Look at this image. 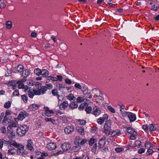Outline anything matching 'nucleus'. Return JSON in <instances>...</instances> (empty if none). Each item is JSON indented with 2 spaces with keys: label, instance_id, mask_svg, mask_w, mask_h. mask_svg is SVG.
<instances>
[{
  "label": "nucleus",
  "instance_id": "nucleus-1",
  "mask_svg": "<svg viewBox=\"0 0 159 159\" xmlns=\"http://www.w3.org/2000/svg\"><path fill=\"white\" fill-rule=\"evenodd\" d=\"M36 89H35L34 93L35 95H42L45 93L47 90L46 86H43L41 87V84L39 82H37L35 84Z\"/></svg>",
  "mask_w": 159,
  "mask_h": 159
},
{
  "label": "nucleus",
  "instance_id": "nucleus-36",
  "mask_svg": "<svg viewBox=\"0 0 159 159\" xmlns=\"http://www.w3.org/2000/svg\"><path fill=\"white\" fill-rule=\"evenodd\" d=\"M84 97H78L76 99L77 102L78 103H81L83 102L85 99V98H84Z\"/></svg>",
  "mask_w": 159,
  "mask_h": 159
},
{
  "label": "nucleus",
  "instance_id": "nucleus-40",
  "mask_svg": "<svg viewBox=\"0 0 159 159\" xmlns=\"http://www.w3.org/2000/svg\"><path fill=\"white\" fill-rule=\"evenodd\" d=\"M21 98L24 102L26 103L27 102L28 98L26 95L25 94L22 95L21 96Z\"/></svg>",
  "mask_w": 159,
  "mask_h": 159
},
{
  "label": "nucleus",
  "instance_id": "nucleus-52",
  "mask_svg": "<svg viewBox=\"0 0 159 159\" xmlns=\"http://www.w3.org/2000/svg\"><path fill=\"white\" fill-rule=\"evenodd\" d=\"M85 110L87 113H89L92 111V109L91 107H86Z\"/></svg>",
  "mask_w": 159,
  "mask_h": 159
},
{
  "label": "nucleus",
  "instance_id": "nucleus-58",
  "mask_svg": "<svg viewBox=\"0 0 159 159\" xmlns=\"http://www.w3.org/2000/svg\"><path fill=\"white\" fill-rule=\"evenodd\" d=\"M145 146L146 147H149L150 148H152L153 147V145L151 143H146L145 144Z\"/></svg>",
  "mask_w": 159,
  "mask_h": 159
},
{
  "label": "nucleus",
  "instance_id": "nucleus-7",
  "mask_svg": "<svg viewBox=\"0 0 159 159\" xmlns=\"http://www.w3.org/2000/svg\"><path fill=\"white\" fill-rule=\"evenodd\" d=\"M74 130V128L72 126H68L65 128L64 131L66 134L71 133Z\"/></svg>",
  "mask_w": 159,
  "mask_h": 159
},
{
  "label": "nucleus",
  "instance_id": "nucleus-2",
  "mask_svg": "<svg viewBox=\"0 0 159 159\" xmlns=\"http://www.w3.org/2000/svg\"><path fill=\"white\" fill-rule=\"evenodd\" d=\"M29 127L26 125H24L18 127L16 129L17 134L21 137L24 135L28 131Z\"/></svg>",
  "mask_w": 159,
  "mask_h": 159
},
{
  "label": "nucleus",
  "instance_id": "nucleus-49",
  "mask_svg": "<svg viewBox=\"0 0 159 159\" xmlns=\"http://www.w3.org/2000/svg\"><path fill=\"white\" fill-rule=\"evenodd\" d=\"M16 148H17V150L24 149V146L20 144H18Z\"/></svg>",
  "mask_w": 159,
  "mask_h": 159
},
{
  "label": "nucleus",
  "instance_id": "nucleus-64",
  "mask_svg": "<svg viewBox=\"0 0 159 159\" xmlns=\"http://www.w3.org/2000/svg\"><path fill=\"white\" fill-rule=\"evenodd\" d=\"M152 9L155 11H157V7L155 5H153L152 6Z\"/></svg>",
  "mask_w": 159,
  "mask_h": 159
},
{
  "label": "nucleus",
  "instance_id": "nucleus-9",
  "mask_svg": "<svg viewBox=\"0 0 159 159\" xmlns=\"http://www.w3.org/2000/svg\"><path fill=\"white\" fill-rule=\"evenodd\" d=\"M128 116L130 122L135 121L136 119V115L131 112H129Z\"/></svg>",
  "mask_w": 159,
  "mask_h": 159
},
{
  "label": "nucleus",
  "instance_id": "nucleus-45",
  "mask_svg": "<svg viewBox=\"0 0 159 159\" xmlns=\"http://www.w3.org/2000/svg\"><path fill=\"white\" fill-rule=\"evenodd\" d=\"M60 120H62L63 122L64 123H67V118L65 116H61L60 117Z\"/></svg>",
  "mask_w": 159,
  "mask_h": 159
},
{
  "label": "nucleus",
  "instance_id": "nucleus-17",
  "mask_svg": "<svg viewBox=\"0 0 159 159\" xmlns=\"http://www.w3.org/2000/svg\"><path fill=\"white\" fill-rule=\"evenodd\" d=\"M28 143L27 144V148L29 149L31 151H34V149L33 148V146H32V143L31 140H28Z\"/></svg>",
  "mask_w": 159,
  "mask_h": 159
},
{
  "label": "nucleus",
  "instance_id": "nucleus-54",
  "mask_svg": "<svg viewBox=\"0 0 159 159\" xmlns=\"http://www.w3.org/2000/svg\"><path fill=\"white\" fill-rule=\"evenodd\" d=\"M124 150V148H115V150L117 152H120L122 151H123Z\"/></svg>",
  "mask_w": 159,
  "mask_h": 159
},
{
  "label": "nucleus",
  "instance_id": "nucleus-21",
  "mask_svg": "<svg viewBox=\"0 0 159 159\" xmlns=\"http://www.w3.org/2000/svg\"><path fill=\"white\" fill-rule=\"evenodd\" d=\"M30 75V72L29 69L25 70L22 73V76L23 77H26Z\"/></svg>",
  "mask_w": 159,
  "mask_h": 159
},
{
  "label": "nucleus",
  "instance_id": "nucleus-10",
  "mask_svg": "<svg viewBox=\"0 0 159 159\" xmlns=\"http://www.w3.org/2000/svg\"><path fill=\"white\" fill-rule=\"evenodd\" d=\"M71 148V145L68 143H66L61 145V148L63 151H66L69 150Z\"/></svg>",
  "mask_w": 159,
  "mask_h": 159
},
{
  "label": "nucleus",
  "instance_id": "nucleus-20",
  "mask_svg": "<svg viewBox=\"0 0 159 159\" xmlns=\"http://www.w3.org/2000/svg\"><path fill=\"white\" fill-rule=\"evenodd\" d=\"M26 116L25 113L21 112L18 116V118L20 120H22Z\"/></svg>",
  "mask_w": 159,
  "mask_h": 159
},
{
  "label": "nucleus",
  "instance_id": "nucleus-34",
  "mask_svg": "<svg viewBox=\"0 0 159 159\" xmlns=\"http://www.w3.org/2000/svg\"><path fill=\"white\" fill-rule=\"evenodd\" d=\"M24 66L22 65H19L17 67V71L19 72H21L23 71Z\"/></svg>",
  "mask_w": 159,
  "mask_h": 159
},
{
  "label": "nucleus",
  "instance_id": "nucleus-62",
  "mask_svg": "<svg viewBox=\"0 0 159 159\" xmlns=\"http://www.w3.org/2000/svg\"><path fill=\"white\" fill-rule=\"evenodd\" d=\"M97 98L100 100H103L104 99V98L103 97V94L102 93H101V94H100L99 95L98 97H97Z\"/></svg>",
  "mask_w": 159,
  "mask_h": 159
},
{
  "label": "nucleus",
  "instance_id": "nucleus-24",
  "mask_svg": "<svg viewBox=\"0 0 159 159\" xmlns=\"http://www.w3.org/2000/svg\"><path fill=\"white\" fill-rule=\"evenodd\" d=\"M75 145V146H73L72 148V150L74 152H77L79 151L81 148V147L80 145Z\"/></svg>",
  "mask_w": 159,
  "mask_h": 159
},
{
  "label": "nucleus",
  "instance_id": "nucleus-35",
  "mask_svg": "<svg viewBox=\"0 0 159 159\" xmlns=\"http://www.w3.org/2000/svg\"><path fill=\"white\" fill-rule=\"evenodd\" d=\"M126 130L127 132L131 134H133L134 133H136L132 128L130 127H128Z\"/></svg>",
  "mask_w": 159,
  "mask_h": 159
},
{
  "label": "nucleus",
  "instance_id": "nucleus-55",
  "mask_svg": "<svg viewBox=\"0 0 159 159\" xmlns=\"http://www.w3.org/2000/svg\"><path fill=\"white\" fill-rule=\"evenodd\" d=\"M75 88L80 89H81L82 88L81 85L78 83L75 84Z\"/></svg>",
  "mask_w": 159,
  "mask_h": 159
},
{
  "label": "nucleus",
  "instance_id": "nucleus-44",
  "mask_svg": "<svg viewBox=\"0 0 159 159\" xmlns=\"http://www.w3.org/2000/svg\"><path fill=\"white\" fill-rule=\"evenodd\" d=\"M120 111L121 112V114L122 115V116L123 117H125L127 115V113H129V112L125 111L124 110H120Z\"/></svg>",
  "mask_w": 159,
  "mask_h": 159
},
{
  "label": "nucleus",
  "instance_id": "nucleus-23",
  "mask_svg": "<svg viewBox=\"0 0 159 159\" xmlns=\"http://www.w3.org/2000/svg\"><path fill=\"white\" fill-rule=\"evenodd\" d=\"M69 107L72 109L76 108L78 107V105L77 102H72L70 103L69 105Z\"/></svg>",
  "mask_w": 159,
  "mask_h": 159
},
{
  "label": "nucleus",
  "instance_id": "nucleus-14",
  "mask_svg": "<svg viewBox=\"0 0 159 159\" xmlns=\"http://www.w3.org/2000/svg\"><path fill=\"white\" fill-rule=\"evenodd\" d=\"M106 143L105 141V138L102 137L100 139L98 142V147L99 148H102Z\"/></svg>",
  "mask_w": 159,
  "mask_h": 159
},
{
  "label": "nucleus",
  "instance_id": "nucleus-4",
  "mask_svg": "<svg viewBox=\"0 0 159 159\" xmlns=\"http://www.w3.org/2000/svg\"><path fill=\"white\" fill-rule=\"evenodd\" d=\"M11 111L9 110H7L5 113V116L2 121V123H8L11 122Z\"/></svg>",
  "mask_w": 159,
  "mask_h": 159
},
{
  "label": "nucleus",
  "instance_id": "nucleus-60",
  "mask_svg": "<svg viewBox=\"0 0 159 159\" xmlns=\"http://www.w3.org/2000/svg\"><path fill=\"white\" fill-rule=\"evenodd\" d=\"M19 94V91L18 90H15L13 93V96H18Z\"/></svg>",
  "mask_w": 159,
  "mask_h": 159
},
{
  "label": "nucleus",
  "instance_id": "nucleus-59",
  "mask_svg": "<svg viewBox=\"0 0 159 159\" xmlns=\"http://www.w3.org/2000/svg\"><path fill=\"white\" fill-rule=\"evenodd\" d=\"M87 142V139H83L80 142V144L81 145H84Z\"/></svg>",
  "mask_w": 159,
  "mask_h": 159
},
{
  "label": "nucleus",
  "instance_id": "nucleus-12",
  "mask_svg": "<svg viewBox=\"0 0 159 159\" xmlns=\"http://www.w3.org/2000/svg\"><path fill=\"white\" fill-rule=\"evenodd\" d=\"M92 93L94 94V97H96V98L98 97L100 94H101L100 91L97 89H93L91 90Z\"/></svg>",
  "mask_w": 159,
  "mask_h": 159
},
{
  "label": "nucleus",
  "instance_id": "nucleus-8",
  "mask_svg": "<svg viewBox=\"0 0 159 159\" xmlns=\"http://www.w3.org/2000/svg\"><path fill=\"white\" fill-rule=\"evenodd\" d=\"M7 133L9 134V136L11 138L15 137V133L14 132L13 128L11 127H7Z\"/></svg>",
  "mask_w": 159,
  "mask_h": 159
},
{
  "label": "nucleus",
  "instance_id": "nucleus-41",
  "mask_svg": "<svg viewBox=\"0 0 159 159\" xmlns=\"http://www.w3.org/2000/svg\"><path fill=\"white\" fill-rule=\"evenodd\" d=\"M11 102L9 101H8L5 103L4 107L8 109L11 106Z\"/></svg>",
  "mask_w": 159,
  "mask_h": 159
},
{
  "label": "nucleus",
  "instance_id": "nucleus-46",
  "mask_svg": "<svg viewBox=\"0 0 159 159\" xmlns=\"http://www.w3.org/2000/svg\"><path fill=\"white\" fill-rule=\"evenodd\" d=\"M107 108L112 113H116V111L115 109L111 106L107 107Z\"/></svg>",
  "mask_w": 159,
  "mask_h": 159
},
{
  "label": "nucleus",
  "instance_id": "nucleus-37",
  "mask_svg": "<svg viewBox=\"0 0 159 159\" xmlns=\"http://www.w3.org/2000/svg\"><path fill=\"white\" fill-rule=\"evenodd\" d=\"M34 72L38 76H39L41 74V70L39 68L35 69Z\"/></svg>",
  "mask_w": 159,
  "mask_h": 159
},
{
  "label": "nucleus",
  "instance_id": "nucleus-31",
  "mask_svg": "<svg viewBox=\"0 0 159 159\" xmlns=\"http://www.w3.org/2000/svg\"><path fill=\"white\" fill-rule=\"evenodd\" d=\"M16 152L18 155L24 156L26 155V153L24 152V149L17 150Z\"/></svg>",
  "mask_w": 159,
  "mask_h": 159
},
{
  "label": "nucleus",
  "instance_id": "nucleus-3",
  "mask_svg": "<svg viewBox=\"0 0 159 159\" xmlns=\"http://www.w3.org/2000/svg\"><path fill=\"white\" fill-rule=\"evenodd\" d=\"M111 121L108 120L104 126V132L107 136H109L111 132Z\"/></svg>",
  "mask_w": 159,
  "mask_h": 159
},
{
  "label": "nucleus",
  "instance_id": "nucleus-33",
  "mask_svg": "<svg viewBox=\"0 0 159 159\" xmlns=\"http://www.w3.org/2000/svg\"><path fill=\"white\" fill-rule=\"evenodd\" d=\"M97 142V140L93 138H91L89 141V144L90 145L92 146L93 144Z\"/></svg>",
  "mask_w": 159,
  "mask_h": 159
},
{
  "label": "nucleus",
  "instance_id": "nucleus-48",
  "mask_svg": "<svg viewBox=\"0 0 159 159\" xmlns=\"http://www.w3.org/2000/svg\"><path fill=\"white\" fill-rule=\"evenodd\" d=\"M27 84L29 85H33L36 84L34 82H33V81L32 80H29L27 81Z\"/></svg>",
  "mask_w": 159,
  "mask_h": 159
},
{
  "label": "nucleus",
  "instance_id": "nucleus-5",
  "mask_svg": "<svg viewBox=\"0 0 159 159\" xmlns=\"http://www.w3.org/2000/svg\"><path fill=\"white\" fill-rule=\"evenodd\" d=\"M101 111H102L100 110L99 108L97 106H95L93 108L92 114L95 116H99L101 113Z\"/></svg>",
  "mask_w": 159,
  "mask_h": 159
},
{
  "label": "nucleus",
  "instance_id": "nucleus-16",
  "mask_svg": "<svg viewBox=\"0 0 159 159\" xmlns=\"http://www.w3.org/2000/svg\"><path fill=\"white\" fill-rule=\"evenodd\" d=\"M76 129L78 132L81 135H84V129L83 128L80 126H77Z\"/></svg>",
  "mask_w": 159,
  "mask_h": 159
},
{
  "label": "nucleus",
  "instance_id": "nucleus-13",
  "mask_svg": "<svg viewBox=\"0 0 159 159\" xmlns=\"http://www.w3.org/2000/svg\"><path fill=\"white\" fill-rule=\"evenodd\" d=\"M69 104L67 101H64L60 106V108L61 110H65L68 106Z\"/></svg>",
  "mask_w": 159,
  "mask_h": 159
},
{
  "label": "nucleus",
  "instance_id": "nucleus-28",
  "mask_svg": "<svg viewBox=\"0 0 159 159\" xmlns=\"http://www.w3.org/2000/svg\"><path fill=\"white\" fill-rule=\"evenodd\" d=\"M18 125V123L16 121H14L12 123H11L8 125V127H11L12 128H13V127H16Z\"/></svg>",
  "mask_w": 159,
  "mask_h": 159
},
{
  "label": "nucleus",
  "instance_id": "nucleus-25",
  "mask_svg": "<svg viewBox=\"0 0 159 159\" xmlns=\"http://www.w3.org/2000/svg\"><path fill=\"white\" fill-rule=\"evenodd\" d=\"M67 99L71 101L72 100L75 101V98L74 95L71 93H70L66 96Z\"/></svg>",
  "mask_w": 159,
  "mask_h": 159
},
{
  "label": "nucleus",
  "instance_id": "nucleus-56",
  "mask_svg": "<svg viewBox=\"0 0 159 159\" xmlns=\"http://www.w3.org/2000/svg\"><path fill=\"white\" fill-rule=\"evenodd\" d=\"M153 152V151L150 148L147 150L146 154L148 155L152 154Z\"/></svg>",
  "mask_w": 159,
  "mask_h": 159
},
{
  "label": "nucleus",
  "instance_id": "nucleus-51",
  "mask_svg": "<svg viewBox=\"0 0 159 159\" xmlns=\"http://www.w3.org/2000/svg\"><path fill=\"white\" fill-rule=\"evenodd\" d=\"M56 87L59 88L60 90L65 88V85L61 84H56Z\"/></svg>",
  "mask_w": 159,
  "mask_h": 159
},
{
  "label": "nucleus",
  "instance_id": "nucleus-57",
  "mask_svg": "<svg viewBox=\"0 0 159 159\" xmlns=\"http://www.w3.org/2000/svg\"><path fill=\"white\" fill-rule=\"evenodd\" d=\"M1 132L2 133L5 134L6 132L5 127L3 126L1 127L0 129Z\"/></svg>",
  "mask_w": 159,
  "mask_h": 159
},
{
  "label": "nucleus",
  "instance_id": "nucleus-29",
  "mask_svg": "<svg viewBox=\"0 0 159 159\" xmlns=\"http://www.w3.org/2000/svg\"><path fill=\"white\" fill-rule=\"evenodd\" d=\"M49 74L48 71L46 69H43L41 70V74L43 77H45L48 75Z\"/></svg>",
  "mask_w": 159,
  "mask_h": 159
},
{
  "label": "nucleus",
  "instance_id": "nucleus-47",
  "mask_svg": "<svg viewBox=\"0 0 159 159\" xmlns=\"http://www.w3.org/2000/svg\"><path fill=\"white\" fill-rule=\"evenodd\" d=\"M78 124L83 125H85L86 123V121L85 120L80 119L78 120Z\"/></svg>",
  "mask_w": 159,
  "mask_h": 159
},
{
  "label": "nucleus",
  "instance_id": "nucleus-22",
  "mask_svg": "<svg viewBox=\"0 0 159 159\" xmlns=\"http://www.w3.org/2000/svg\"><path fill=\"white\" fill-rule=\"evenodd\" d=\"M39 107V106L36 104H32L29 106V108L31 110L34 111L36 110Z\"/></svg>",
  "mask_w": 159,
  "mask_h": 159
},
{
  "label": "nucleus",
  "instance_id": "nucleus-50",
  "mask_svg": "<svg viewBox=\"0 0 159 159\" xmlns=\"http://www.w3.org/2000/svg\"><path fill=\"white\" fill-rule=\"evenodd\" d=\"M60 47L61 49L64 51H65L67 49V46L65 44H61Z\"/></svg>",
  "mask_w": 159,
  "mask_h": 159
},
{
  "label": "nucleus",
  "instance_id": "nucleus-32",
  "mask_svg": "<svg viewBox=\"0 0 159 159\" xmlns=\"http://www.w3.org/2000/svg\"><path fill=\"white\" fill-rule=\"evenodd\" d=\"M83 96L85 98L86 100H87L88 98L91 99L92 98V95L90 93H87L85 94L84 93Z\"/></svg>",
  "mask_w": 159,
  "mask_h": 159
},
{
  "label": "nucleus",
  "instance_id": "nucleus-30",
  "mask_svg": "<svg viewBox=\"0 0 159 159\" xmlns=\"http://www.w3.org/2000/svg\"><path fill=\"white\" fill-rule=\"evenodd\" d=\"M45 120L46 122H51L53 125H56L55 120L51 118H46L45 119Z\"/></svg>",
  "mask_w": 159,
  "mask_h": 159
},
{
  "label": "nucleus",
  "instance_id": "nucleus-19",
  "mask_svg": "<svg viewBox=\"0 0 159 159\" xmlns=\"http://www.w3.org/2000/svg\"><path fill=\"white\" fill-rule=\"evenodd\" d=\"M120 134V132L119 130H116L111 132V133L110 136H115L119 135Z\"/></svg>",
  "mask_w": 159,
  "mask_h": 159
},
{
  "label": "nucleus",
  "instance_id": "nucleus-43",
  "mask_svg": "<svg viewBox=\"0 0 159 159\" xmlns=\"http://www.w3.org/2000/svg\"><path fill=\"white\" fill-rule=\"evenodd\" d=\"M50 80L54 81H57V79L56 77L49 76L48 77V79H47L46 82H47L48 81H49Z\"/></svg>",
  "mask_w": 159,
  "mask_h": 159
},
{
  "label": "nucleus",
  "instance_id": "nucleus-27",
  "mask_svg": "<svg viewBox=\"0 0 159 159\" xmlns=\"http://www.w3.org/2000/svg\"><path fill=\"white\" fill-rule=\"evenodd\" d=\"M34 90L35 89H29L28 91V95L29 97L31 98H33L34 96V95L35 94Z\"/></svg>",
  "mask_w": 159,
  "mask_h": 159
},
{
  "label": "nucleus",
  "instance_id": "nucleus-42",
  "mask_svg": "<svg viewBox=\"0 0 159 159\" xmlns=\"http://www.w3.org/2000/svg\"><path fill=\"white\" fill-rule=\"evenodd\" d=\"M8 144L12 145L15 147H16V146L17 145V143L15 141H11L8 142Z\"/></svg>",
  "mask_w": 159,
  "mask_h": 159
},
{
  "label": "nucleus",
  "instance_id": "nucleus-6",
  "mask_svg": "<svg viewBox=\"0 0 159 159\" xmlns=\"http://www.w3.org/2000/svg\"><path fill=\"white\" fill-rule=\"evenodd\" d=\"M43 109V111L45 112V114L47 116H51L54 113L53 110H50L48 107H44Z\"/></svg>",
  "mask_w": 159,
  "mask_h": 159
},
{
  "label": "nucleus",
  "instance_id": "nucleus-61",
  "mask_svg": "<svg viewBox=\"0 0 159 159\" xmlns=\"http://www.w3.org/2000/svg\"><path fill=\"white\" fill-rule=\"evenodd\" d=\"M137 134V133H134V134H131L132 135L130 137V139L132 140L134 139H135V136Z\"/></svg>",
  "mask_w": 159,
  "mask_h": 159
},
{
  "label": "nucleus",
  "instance_id": "nucleus-38",
  "mask_svg": "<svg viewBox=\"0 0 159 159\" xmlns=\"http://www.w3.org/2000/svg\"><path fill=\"white\" fill-rule=\"evenodd\" d=\"M149 130L151 131H154L156 129V128L152 124H151L149 125Z\"/></svg>",
  "mask_w": 159,
  "mask_h": 159
},
{
  "label": "nucleus",
  "instance_id": "nucleus-11",
  "mask_svg": "<svg viewBox=\"0 0 159 159\" xmlns=\"http://www.w3.org/2000/svg\"><path fill=\"white\" fill-rule=\"evenodd\" d=\"M57 148V144L54 143H50L47 145V148L50 150H54Z\"/></svg>",
  "mask_w": 159,
  "mask_h": 159
},
{
  "label": "nucleus",
  "instance_id": "nucleus-26",
  "mask_svg": "<svg viewBox=\"0 0 159 159\" xmlns=\"http://www.w3.org/2000/svg\"><path fill=\"white\" fill-rule=\"evenodd\" d=\"M52 94L55 96H57L58 99L60 100L59 97H60V95L58 94L57 90L56 89H54L52 90Z\"/></svg>",
  "mask_w": 159,
  "mask_h": 159
},
{
  "label": "nucleus",
  "instance_id": "nucleus-39",
  "mask_svg": "<svg viewBox=\"0 0 159 159\" xmlns=\"http://www.w3.org/2000/svg\"><path fill=\"white\" fill-rule=\"evenodd\" d=\"M5 25L7 29H9L11 28L12 23L11 21H8L6 22Z\"/></svg>",
  "mask_w": 159,
  "mask_h": 159
},
{
  "label": "nucleus",
  "instance_id": "nucleus-15",
  "mask_svg": "<svg viewBox=\"0 0 159 159\" xmlns=\"http://www.w3.org/2000/svg\"><path fill=\"white\" fill-rule=\"evenodd\" d=\"M19 83L18 85V88L19 89H22L24 90L25 91L28 89V87L27 85H25L23 83L21 82L18 83Z\"/></svg>",
  "mask_w": 159,
  "mask_h": 159
},
{
  "label": "nucleus",
  "instance_id": "nucleus-18",
  "mask_svg": "<svg viewBox=\"0 0 159 159\" xmlns=\"http://www.w3.org/2000/svg\"><path fill=\"white\" fill-rule=\"evenodd\" d=\"M9 150L8 151V153L11 154H15L16 150L14 148L11 146H8Z\"/></svg>",
  "mask_w": 159,
  "mask_h": 159
},
{
  "label": "nucleus",
  "instance_id": "nucleus-63",
  "mask_svg": "<svg viewBox=\"0 0 159 159\" xmlns=\"http://www.w3.org/2000/svg\"><path fill=\"white\" fill-rule=\"evenodd\" d=\"M145 149L144 148H140L138 151V152L140 154H141L144 152L145 151Z\"/></svg>",
  "mask_w": 159,
  "mask_h": 159
},
{
  "label": "nucleus",
  "instance_id": "nucleus-53",
  "mask_svg": "<svg viewBox=\"0 0 159 159\" xmlns=\"http://www.w3.org/2000/svg\"><path fill=\"white\" fill-rule=\"evenodd\" d=\"M104 122V120L102 117L99 118L98 120V123L100 125L102 124Z\"/></svg>",
  "mask_w": 159,
  "mask_h": 159
}]
</instances>
